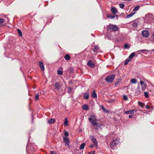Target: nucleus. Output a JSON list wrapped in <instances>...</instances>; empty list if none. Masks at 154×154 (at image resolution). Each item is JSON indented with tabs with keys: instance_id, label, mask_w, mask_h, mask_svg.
<instances>
[{
	"instance_id": "nucleus-1",
	"label": "nucleus",
	"mask_w": 154,
	"mask_h": 154,
	"mask_svg": "<svg viewBox=\"0 0 154 154\" xmlns=\"http://www.w3.org/2000/svg\"><path fill=\"white\" fill-rule=\"evenodd\" d=\"M90 116L91 117L88 118V120L90 122H91L93 125V126L97 124L98 123L96 122L97 119L95 116L91 114Z\"/></svg>"
},
{
	"instance_id": "nucleus-2",
	"label": "nucleus",
	"mask_w": 154,
	"mask_h": 154,
	"mask_svg": "<svg viewBox=\"0 0 154 154\" xmlns=\"http://www.w3.org/2000/svg\"><path fill=\"white\" fill-rule=\"evenodd\" d=\"M115 78L114 75H111L108 76L105 79V81L108 82L112 83Z\"/></svg>"
},
{
	"instance_id": "nucleus-3",
	"label": "nucleus",
	"mask_w": 154,
	"mask_h": 154,
	"mask_svg": "<svg viewBox=\"0 0 154 154\" xmlns=\"http://www.w3.org/2000/svg\"><path fill=\"white\" fill-rule=\"evenodd\" d=\"M119 143V139L117 138L111 142L109 145L110 146L112 149H113V148L116 146V144H118Z\"/></svg>"
},
{
	"instance_id": "nucleus-4",
	"label": "nucleus",
	"mask_w": 154,
	"mask_h": 154,
	"mask_svg": "<svg viewBox=\"0 0 154 154\" xmlns=\"http://www.w3.org/2000/svg\"><path fill=\"white\" fill-rule=\"evenodd\" d=\"M107 29L108 30H111L113 31H116L118 30V28L116 26L110 24L109 26H107Z\"/></svg>"
},
{
	"instance_id": "nucleus-5",
	"label": "nucleus",
	"mask_w": 154,
	"mask_h": 154,
	"mask_svg": "<svg viewBox=\"0 0 154 154\" xmlns=\"http://www.w3.org/2000/svg\"><path fill=\"white\" fill-rule=\"evenodd\" d=\"M63 142L66 146H67L69 148L70 147V146L69 145V138L66 137H63Z\"/></svg>"
},
{
	"instance_id": "nucleus-6",
	"label": "nucleus",
	"mask_w": 154,
	"mask_h": 154,
	"mask_svg": "<svg viewBox=\"0 0 154 154\" xmlns=\"http://www.w3.org/2000/svg\"><path fill=\"white\" fill-rule=\"evenodd\" d=\"M90 138L94 146L95 147H97V142L96 140V138L94 137V135H91L90 136Z\"/></svg>"
},
{
	"instance_id": "nucleus-7",
	"label": "nucleus",
	"mask_w": 154,
	"mask_h": 154,
	"mask_svg": "<svg viewBox=\"0 0 154 154\" xmlns=\"http://www.w3.org/2000/svg\"><path fill=\"white\" fill-rule=\"evenodd\" d=\"M142 35L143 37L146 38L149 36V34L148 30H144L142 32Z\"/></svg>"
},
{
	"instance_id": "nucleus-8",
	"label": "nucleus",
	"mask_w": 154,
	"mask_h": 154,
	"mask_svg": "<svg viewBox=\"0 0 154 154\" xmlns=\"http://www.w3.org/2000/svg\"><path fill=\"white\" fill-rule=\"evenodd\" d=\"M87 65L91 68H94L95 67V64L91 60H89L87 63Z\"/></svg>"
},
{
	"instance_id": "nucleus-9",
	"label": "nucleus",
	"mask_w": 154,
	"mask_h": 154,
	"mask_svg": "<svg viewBox=\"0 0 154 154\" xmlns=\"http://www.w3.org/2000/svg\"><path fill=\"white\" fill-rule=\"evenodd\" d=\"M140 85H138L137 88L135 90V94L136 95H138L140 94Z\"/></svg>"
},
{
	"instance_id": "nucleus-10",
	"label": "nucleus",
	"mask_w": 154,
	"mask_h": 154,
	"mask_svg": "<svg viewBox=\"0 0 154 154\" xmlns=\"http://www.w3.org/2000/svg\"><path fill=\"white\" fill-rule=\"evenodd\" d=\"M39 65L40 68L42 71H44L45 70V67L43 63L41 61L39 62Z\"/></svg>"
},
{
	"instance_id": "nucleus-11",
	"label": "nucleus",
	"mask_w": 154,
	"mask_h": 154,
	"mask_svg": "<svg viewBox=\"0 0 154 154\" xmlns=\"http://www.w3.org/2000/svg\"><path fill=\"white\" fill-rule=\"evenodd\" d=\"M135 111H136L135 109H133L132 110H129L126 111L125 112V113L127 114H131L134 113V112Z\"/></svg>"
},
{
	"instance_id": "nucleus-12",
	"label": "nucleus",
	"mask_w": 154,
	"mask_h": 154,
	"mask_svg": "<svg viewBox=\"0 0 154 154\" xmlns=\"http://www.w3.org/2000/svg\"><path fill=\"white\" fill-rule=\"evenodd\" d=\"M111 11L113 14H116L118 13L117 9L113 7H111Z\"/></svg>"
},
{
	"instance_id": "nucleus-13",
	"label": "nucleus",
	"mask_w": 154,
	"mask_h": 154,
	"mask_svg": "<svg viewBox=\"0 0 154 154\" xmlns=\"http://www.w3.org/2000/svg\"><path fill=\"white\" fill-rule=\"evenodd\" d=\"M107 17L108 18H110L111 19H113L115 18L116 17V18H117L118 16L117 15H115V16H112L110 14H109L107 15Z\"/></svg>"
},
{
	"instance_id": "nucleus-14",
	"label": "nucleus",
	"mask_w": 154,
	"mask_h": 154,
	"mask_svg": "<svg viewBox=\"0 0 154 154\" xmlns=\"http://www.w3.org/2000/svg\"><path fill=\"white\" fill-rule=\"evenodd\" d=\"M132 22V26L135 28H137L138 25V22L135 20H134Z\"/></svg>"
},
{
	"instance_id": "nucleus-15",
	"label": "nucleus",
	"mask_w": 154,
	"mask_h": 154,
	"mask_svg": "<svg viewBox=\"0 0 154 154\" xmlns=\"http://www.w3.org/2000/svg\"><path fill=\"white\" fill-rule=\"evenodd\" d=\"M91 96L94 98H95L97 97V94L95 92V90H94L92 92V93L91 94Z\"/></svg>"
},
{
	"instance_id": "nucleus-16",
	"label": "nucleus",
	"mask_w": 154,
	"mask_h": 154,
	"mask_svg": "<svg viewBox=\"0 0 154 154\" xmlns=\"http://www.w3.org/2000/svg\"><path fill=\"white\" fill-rule=\"evenodd\" d=\"M89 97V94L88 93H85L83 95V97L86 100H88Z\"/></svg>"
},
{
	"instance_id": "nucleus-17",
	"label": "nucleus",
	"mask_w": 154,
	"mask_h": 154,
	"mask_svg": "<svg viewBox=\"0 0 154 154\" xmlns=\"http://www.w3.org/2000/svg\"><path fill=\"white\" fill-rule=\"evenodd\" d=\"M100 124H99L98 123L97 124H96V125H94V128L98 131L99 128H100Z\"/></svg>"
},
{
	"instance_id": "nucleus-18",
	"label": "nucleus",
	"mask_w": 154,
	"mask_h": 154,
	"mask_svg": "<svg viewBox=\"0 0 154 154\" xmlns=\"http://www.w3.org/2000/svg\"><path fill=\"white\" fill-rule=\"evenodd\" d=\"M82 109L85 110H88L89 109V108L87 105H84L82 107Z\"/></svg>"
},
{
	"instance_id": "nucleus-19",
	"label": "nucleus",
	"mask_w": 154,
	"mask_h": 154,
	"mask_svg": "<svg viewBox=\"0 0 154 154\" xmlns=\"http://www.w3.org/2000/svg\"><path fill=\"white\" fill-rule=\"evenodd\" d=\"M55 122V119H51L48 121V123L50 124H52Z\"/></svg>"
},
{
	"instance_id": "nucleus-20",
	"label": "nucleus",
	"mask_w": 154,
	"mask_h": 154,
	"mask_svg": "<svg viewBox=\"0 0 154 154\" xmlns=\"http://www.w3.org/2000/svg\"><path fill=\"white\" fill-rule=\"evenodd\" d=\"M64 58L65 60H68L70 59V56L69 54H66L64 56Z\"/></svg>"
},
{
	"instance_id": "nucleus-21",
	"label": "nucleus",
	"mask_w": 154,
	"mask_h": 154,
	"mask_svg": "<svg viewBox=\"0 0 154 154\" xmlns=\"http://www.w3.org/2000/svg\"><path fill=\"white\" fill-rule=\"evenodd\" d=\"M99 49V47L97 46H95L93 49L94 52H96Z\"/></svg>"
},
{
	"instance_id": "nucleus-22",
	"label": "nucleus",
	"mask_w": 154,
	"mask_h": 154,
	"mask_svg": "<svg viewBox=\"0 0 154 154\" xmlns=\"http://www.w3.org/2000/svg\"><path fill=\"white\" fill-rule=\"evenodd\" d=\"M55 87L56 88L57 90H59L60 88V85L58 83H56L55 84Z\"/></svg>"
},
{
	"instance_id": "nucleus-23",
	"label": "nucleus",
	"mask_w": 154,
	"mask_h": 154,
	"mask_svg": "<svg viewBox=\"0 0 154 154\" xmlns=\"http://www.w3.org/2000/svg\"><path fill=\"white\" fill-rule=\"evenodd\" d=\"M85 143H83L80 145V149H84L85 146Z\"/></svg>"
},
{
	"instance_id": "nucleus-24",
	"label": "nucleus",
	"mask_w": 154,
	"mask_h": 154,
	"mask_svg": "<svg viewBox=\"0 0 154 154\" xmlns=\"http://www.w3.org/2000/svg\"><path fill=\"white\" fill-rule=\"evenodd\" d=\"M137 80L135 79H133L131 80V83L133 84H136L137 83Z\"/></svg>"
},
{
	"instance_id": "nucleus-25",
	"label": "nucleus",
	"mask_w": 154,
	"mask_h": 154,
	"mask_svg": "<svg viewBox=\"0 0 154 154\" xmlns=\"http://www.w3.org/2000/svg\"><path fill=\"white\" fill-rule=\"evenodd\" d=\"M101 108L103 110V111L104 112H106L107 113L109 112L103 106H101Z\"/></svg>"
},
{
	"instance_id": "nucleus-26",
	"label": "nucleus",
	"mask_w": 154,
	"mask_h": 154,
	"mask_svg": "<svg viewBox=\"0 0 154 154\" xmlns=\"http://www.w3.org/2000/svg\"><path fill=\"white\" fill-rule=\"evenodd\" d=\"M146 84H145L144 85H143L141 86V89H142V90L144 91L145 90L146 88Z\"/></svg>"
},
{
	"instance_id": "nucleus-27",
	"label": "nucleus",
	"mask_w": 154,
	"mask_h": 154,
	"mask_svg": "<svg viewBox=\"0 0 154 154\" xmlns=\"http://www.w3.org/2000/svg\"><path fill=\"white\" fill-rule=\"evenodd\" d=\"M121 82V80L120 79H118L115 82V85H116L118 84L119 83H120Z\"/></svg>"
},
{
	"instance_id": "nucleus-28",
	"label": "nucleus",
	"mask_w": 154,
	"mask_h": 154,
	"mask_svg": "<svg viewBox=\"0 0 154 154\" xmlns=\"http://www.w3.org/2000/svg\"><path fill=\"white\" fill-rule=\"evenodd\" d=\"M17 31L18 33L19 34V36L20 37L22 36V33L21 31L19 29H17Z\"/></svg>"
},
{
	"instance_id": "nucleus-29",
	"label": "nucleus",
	"mask_w": 154,
	"mask_h": 154,
	"mask_svg": "<svg viewBox=\"0 0 154 154\" xmlns=\"http://www.w3.org/2000/svg\"><path fill=\"white\" fill-rule=\"evenodd\" d=\"M129 61L130 59H127L125 60L124 63V65H126L129 62Z\"/></svg>"
},
{
	"instance_id": "nucleus-30",
	"label": "nucleus",
	"mask_w": 154,
	"mask_h": 154,
	"mask_svg": "<svg viewBox=\"0 0 154 154\" xmlns=\"http://www.w3.org/2000/svg\"><path fill=\"white\" fill-rule=\"evenodd\" d=\"M135 53H131L129 56V58L130 59L132 58L134 56Z\"/></svg>"
},
{
	"instance_id": "nucleus-31",
	"label": "nucleus",
	"mask_w": 154,
	"mask_h": 154,
	"mask_svg": "<svg viewBox=\"0 0 154 154\" xmlns=\"http://www.w3.org/2000/svg\"><path fill=\"white\" fill-rule=\"evenodd\" d=\"M119 7L122 9H123L125 7V5L123 3H120L119 4Z\"/></svg>"
},
{
	"instance_id": "nucleus-32",
	"label": "nucleus",
	"mask_w": 154,
	"mask_h": 154,
	"mask_svg": "<svg viewBox=\"0 0 154 154\" xmlns=\"http://www.w3.org/2000/svg\"><path fill=\"white\" fill-rule=\"evenodd\" d=\"M135 13L134 12V13H133L130 14L128 15L127 16L126 18H129L130 17H131L132 16L135 14Z\"/></svg>"
},
{
	"instance_id": "nucleus-33",
	"label": "nucleus",
	"mask_w": 154,
	"mask_h": 154,
	"mask_svg": "<svg viewBox=\"0 0 154 154\" xmlns=\"http://www.w3.org/2000/svg\"><path fill=\"white\" fill-rule=\"evenodd\" d=\"M138 104L142 108H143L144 106V104L141 102H139Z\"/></svg>"
},
{
	"instance_id": "nucleus-34",
	"label": "nucleus",
	"mask_w": 154,
	"mask_h": 154,
	"mask_svg": "<svg viewBox=\"0 0 154 154\" xmlns=\"http://www.w3.org/2000/svg\"><path fill=\"white\" fill-rule=\"evenodd\" d=\"M57 74L58 75H62L63 74V72L59 70H57Z\"/></svg>"
},
{
	"instance_id": "nucleus-35",
	"label": "nucleus",
	"mask_w": 154,
	"mask_h": 154,
	"mask_svg": "<svg viewBox=\"0 0 154 154\" xmlns=\"http://www.w3.org/2000/svg\"><path fill=\"white\" fill-rule=\"evenodd\" d=\"M144 95L145 97L147 98L149 97L148 95V93L147 92H144Z\"/></svg>"
},
{
	"instance_id": "nucleus-36",
	"label": "nucleus",
	"mask_w": 154,
	"mask_h": 154,
	"mask_svg": "<svg viewBox=\"0 0 154 154\" xmlns=\"http://www.w3.org/2000/svg\"><path fill=\"white\" fill-rule=\"evenodd\" d=\"M146 17H148L149 18H151L152 17V14H149L146 15Z\"/></svg>"
},
{
	"instance_id": "nucleus-37",
	"label": "nucleus",
	"mask_w": 154,
	"mask_h": 154,
	"mask_svg": "<svg viewBox=\"0 0 154 154\" xmlns=\"http://www.w3.org/2000/svg\"><path fill=\"white\" fill-rule=\"evenodd\" d=\"M67 90H68V93H69V94H70V93H71V92L72 91V89L71 88L68 87V88Z\"/></svg>"
},
{
	"instance_id": "nucleus-38",
	"label": "nucleus",
	"mask_w": 154,
	"mask_h": 154,
	"mask_svg": "<svg viewBox=\"0 0 154 154\" xmlns=\"http://www.w3.org/2000/svg\"><path fill=\"white\" fill-rule=\"evenodd\" d=\"M39 94H37L36 95H35V100H38V99H39Z\"/></svg>"
},
{
	"instance_id": "nucleus-39",
	"label": "nucleus",
	"mask_w": 154,
	"mask_h": 154,
	"mask_svg": "<svg viewBox=\"0 0 154 154\" xmlns=\"http://www.w3.org/2000/svg\"><path fill=\"white\" fill-rule=\"evenodd\" d=\"M124 48L126 49H127L128 48H129V46H128V44L126 43L125 44L124 46Z\"/></svg>"
},
{
	"instance_id": "nucleus-40",
	"label": "nucleus",
	"mask_w": 154,
	"mask_h": 154,
	"mask_svg": "<svg viewBox=\"0 0 154 154\" xmlns=\"http://www.w3.org/2000/svg\"><path fill=\"white\" fill-rule=\"evenodd\" d=\"M29 144L28 143L27 144V146H26V152L27 153H29V151L28 152V148H29Z\"/></svg>"
},
{
	"instance_id": "nucleus-41",
	"label": "nucleus",
	"mask_w": 154,
	"mask_h": 154,
	"mask_svg": "<svg viewBox=\"0 0 154 154\" xmlns=\"http://www.w3.org/2000/svg\"><path fill=\"white\" fill-rule=\"evenodd\" d=\"M139 6H137L134 8V11H137L139 9Z\"/></svg>"
},
{
	"instance_id": "nucleus-42",
	"label": "nucleus",
	"mask_w": 154,
	"mask_h": 154,
	"mask_svg": "<svg viewBox=\"0 0 154 154\" xmlns=\"http://www.w3.org/2000/svg\"><path fill=\"white\" fill-rule=\"evenodd\" d=\"M4 22V20L3 19H0V24L3 23Z\"/></svg>"
},
{
	"instance_id": "nucleus-43",
	"label": "nucleus",
	"mask_w": 154,
	"mask_h": 154,
	"mask_svg": "<svg viewBox=\"0 0 154 154\" xmlns=\"http://www.w3.org/2000/svg\"><path fill=\"white\" fill-rule=\"evenodd\" d=\"M95 153V151H93L88 152V154H94Z\"/></svg>"
},
{
	"instance_id": "nucleus-44",
	"label": "nucleus",
	"mask_w": 154,
	"mask_h": 154,
	"mask_svg": "<svg viewBox=\"0 0 154 154\" xmlns=\"http://www.w3.org/2000/svg\"><path fill=\"white\" fill-rule=\"evenodd\" d=\"M64 134V135L66 137L68 136L69 135V133L67 131L65 132Z\"/></svg>"
},
{
	"instance_id": "nucleus-45",
	"label": "nucleus",
	"mask_w": 154,
	"mask_h": 154,
	"mask_svg": "<svg viewBox=\"0 0 154 154\" xmlns=\"http://www.w3.org/2000/svg\"><path fill=\"white\" fill-rule=\"evenodd\" d=\"M123 99L125 100H128V98L127 97L126 95H124L123 96Z\"/></svg>"
},
{
	"instance_id": "nucleus-46",
	"label": "nucleus",
	"mask_w": 154,
	"mask_h": 154,
	"mask_svg": "<svg viewBox=\"0 0 154 154\" xmlns=\"http://www.w3.org/2000/svg\"><path fill=\"white\" fill-rule=\"evenodd\" d=\"M68 121L67 120H66V119H65V122H64V125H67V122H68Z\"/></svg>"
},
{
	"instance_id": "nucleus-47",
	"label": "nucleus",
	"mask_w": 154,
	"mask_h": 154,
	"mask_svg": "<svg viewBox=\"0 0 154 154\" xmlns=\"http://www.w3.org/2000/svg\"><path fill=\"white\" fill-rule=\"evenodd\" d=\"M140 83L141 85V86L145 84L144 82H143V81H141Z\"/></svg>"
},
{
	"instance_id": "nucleus-48",
	"label": "nucleus",
	"mask_w": 154,
	"mask_h": 154,
	"mask_svg": "<svg viewBox=\"0 0 154 154\" xmlns=\"http://www.w3.org/2000/svg\"><path fill=\"white\" fill-rule=\"evenodd\" d=\"M145 107L146 109H148L149 108V105H146Z\"/></svg>"
},
{
	"instance_id": "nucleus-49",
	"label": "nucleus",
	"mask_w": 154,
	"mask_h": 154,
	"mask_svg": "<svg viewBox=\"0 0 154 154\" xmlns=\"http://www.w3.org/2000/svg\"><path fill=\"white\" fill-rule=\"evenodd\" d=\"M51 154H57L55 151H52L51 152Z\"/></svg>"
},
{
	"instance_id": "nucleus-50",
	"label": "nucleus",
	"mask_w": 154,
	"mask_h": 154,
	"mask_svg": "<svg viewBox=\"0 0 154 154\" xmlns=\"http://www.w3.org/2000/svg\"><path fill=\"white\" fill-rule=\"evenodd\" d=\"M133 115H130L129 116V118H131L133 116Z\"/></svg>"
},
{
	"instance_id": "nucleus-51",
	"label": "nucleus",
	"mask_w": 154,
	"mask_h": 154,
	"mask_svg": "<svg viewBox=\"0 0 154 154\" xmlns=\"http://www.w3.org/2000/svg\"><path fill=\"white\" fill-rule=\"evenodd\" d=\"M140 51H142V52H144V51H148L146 50H140Z\"/></svg>"
},
{
	"instance_id": "nucleus-52",
	"label": "nucleus",
	"mask_w": 154,
	"mask_h": 154,
	"mask_svg": "<svg viewBox=\"0 0 154 154\" xmlns=\"http://www.w3.org/2000/svg\"><path fill=\"white\" fill-rule=\"evenodd\" d=\"M94 147V146L93 145V144H91V145H90V147L91 148H93V147Z\"/></svg>"
},
{
	"instance_id": "nucleus-53",
	"label": "nucleus",
	"mask_w": 154,
	"mask_h": 154,
	"mask_svg": "<svg viewBox=\"0 0 154 154\" xmlns=\"http://www.w3.org/2000/svg\"><path fill=\"white\" fill-rule=\"evenodd\" d=\"M34 148L33 147V148H32V149L33 151H35V150H34ZM31 149H30V150H31Z\"/></svg>"
},
{
	"instance_id": "nucleus-54",
	"label": "nucleus",
	"mask_w": 154,
	"mask_h": 154,
	"mask_svg": "<svg viewBox=\"0 0 154 154\" xmlns=\"http://www.w3.org/2000/svg\"><path fill=\"white\" fill-rule=\"evenodd\" d=\"M33 117L32 115V122H33Z\"/></svg>"
},
{
	"instance_id": "nucleus-55",
	"label": "nucleus",
	"mask_w": 154,
	"mask_h": 154,
	"mask_svg": "<svg viewBox=\"0 0 154 154\" xmlns=\"http://www.w3.org/2000/svg\"><path fill=\"white\" fill-rule=\"evenodd\" d=\"M153 52L154 53V49L153 50Z\"/></svg>"
},
{
	"instance_id": "nucleus-56",
	"label": "nucleus",
	"mask_w": 154,
	"mask_h": 154,
	"mask_svg": "<svg viewBox=\"0 0 154 154\" xmlns=\"http://www.w3.org/2000/svg\"><path fill=\"white\" fill-rule=\"evenodd\" d=\"M116 142H117V143H118V140H117V141H116Z\"/></svg>"
},
{
	"instance_id": "nucleus-57",
	"label": "nucleus",
	"mask_w": 154,
	"mask_h": 154,
	"mask_svg": "<svg viewBox=\"0 0 154 154\" xmlns=\"http://www.w3.org/2000/svg\"><path fill=\"white\" fill-rule=\"evenodd\" d=\"M6 18H7L8 19V17H6Z\"/></svg>"
},
{
	"instance_id": "nucleus-58",
	"label": "nucleus",
	"mask_w": 154,
	"mask_h": 154,
	"mask_svg": "<svg viewBox=\"0 0 154 154\" xmlns=\"http://www.w3.org/2000/svg\"><path fill=\"white\" fill-rule=\"evenodd\" d=\"M29 139L28 140V141L29 142Z\"/></svg>"
}]
</instances>
